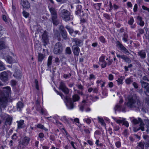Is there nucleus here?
Returning a JSON list of instances; mask_svg holds the SVG:
<instances>
[{
  "instance_id": "obj_1",
  "label": "nucleus",
  "mask_w": 149,
  "mask_h": 149,
  "mask_svg": "<svg viewBox=\"0 0 149 149\" xmlns=\"http://www.w3.org/2000/svg\"><path fill=\"white\" fill-rule=\"evenodd\" d=\"M125 105L131 109L139 111L142 107L141 102L139 96L136 94L133 95L131 97L128 98V101L125 103Z\"/></svg>"
},
{
  "instance_id": "obj_2",
  "label": "nucleus",
  "mask_w": 149,
  "mask_h": 149,
  "mask_svg": "<svg viewBox=\"0 0 149 149\" xmlns=\"http://www.w3.org/2000/svg\"><path fill=\"white\" fill-rule=\"evenodd\" d=\"M3 91V95L0 96V107L3 108L6 107L7 102V97L10 93V88L9 87H4Z\"/></svg>"
},
{
  "instance_id": "obj_3",
  "label": "nucleus",
  "mask_w": 149,
  "mask_h": 149,
  "mask_svg": "<svg viewBox=\"0 0 149 149\" xmlns=\"http://www.w3.org/2000/svg\"><path fill=\"white\" fill-rule=\"evenodd\" d=\"M59 14L66 21L72 20L73 18V16L70 15V12L67 10L63 9V6L59 10Z\"/></svg>"
},
{
  "instance_id": "obj_4",
  "label": "nucleus",
  "mask_w": 149,
  "mask_h": 149,
  "mask_svg": "<svg viewBox=\"0 0 149 149\" xmlns=\"http://www.w3.org/2000/svg\"><path fill=\"white\" fill-rule=\"evenodd\" d=\"M131 120L132 123L135 125L139 123H140L139 129H137L135 131L136 132H137L140 130H141L142 131L144 130V124L143 120L140 118H138V119H136L134 117H132L131 118Z\"/></svg>"
},
{
  "instance_id": "obj_5",
  "label": "nucleus",
  "mask_w": 149,
  "mask_h": 149,
  "mask_svg": "<svg viewBox=\"0 0 149 149\" xmlns=\"http://www.w3.org/2000/svg\"><path fill=\"white\" fill-rule=\"evenodd\" d=\"M30 141V138L28 137L25 136L19 142L18 148L20 149H23L27 146Z\"/></svg>"
},
{
  "instance_id": "obj_6",
  "label": "nucleus",
  "mask_w": 149,
  "mask_h": 149,
  "mask_svg": "<svg viewBox=\"0 0 149 149\" xmlns=\"http://www.w3.org/2000/svg\"><path fill=\"white\" fill-rule=\"evenodd\" d=\"M62 50V46L61 43L59 42L56 43L54 49V54H59L61 53Z\"/></svg>"
},
{
  "instance_id": "obj_7",
  "label": "nucleus",
  "mask_w": 149,
  "mask_h": 149,
  "mask_svg": "<svg viewBox=\"0 0 149 149\" xmlns=\"http://www.w3.org/2000/svg\"><path fill=\"white\" fill-rule=\"evenodd\" d=\"M65 102L68 108L69 109H72L73 108V104L71 99L68 96H66L64 99Z\"/></svg>"
},
{
  "instance_id": "obj_8",
  "label": "nucleus",
  "mask_w": 149,
  "mask_h": 149,
  "mask_svg": "<svg viewBox=\"0 0 149 149\" xmlns=\"http://www.w3.org/2000/svg\"><path fill=\"white\" fill-rule=\"evenodd\" d=\"M59 89L66 94H68L69 93V89L66 87L65 84L63 81L60 82Z\"/></svg>"
},
{
  "instance_id": "obj_9",
  "label": "nucleus",
  "mask_w": 149,
  "mask_h": 149,
  "mask_svg": "<svg viewBox=\"0 0 149 149\" xmlns=\"http://www.w3.org/2000/svg\"><path fill=\"white\" fill-rule=\"evenodd\" d=\"M116 46L120 48L122 51L124 53L127 55H128L130 53L127 49L118 41L116 42Z\"/></svg>"
},
{
  "instance_id": "obj_10",
  "label": "nucleus",
  "mask_w": 149,
  "mask_h": 149,
  "mask_svg": "<svg viewBox=\"0 0 149 149\" xmlns=\"http://www.w3.org/2000/svg\"><path fill=\"white\" fill-rule=\"evenodd\" d=\"M42 42L43 43V45L46 46L49 42V39L47 32L45 31L42 35Z\"/></svg>"
},
{
  "instance_id": "obj_11",
  "label": "nucleus",
  "mask_w": 149,
  "mask_h": 149,
  "mask_svg": "<svg viewBox=\"0 0 149 149\" xmlns=\"http://www.w3.org/2000/svg\"><path fill=\"white\" fill-rule=\"evenodd\" d=\"M105 56L102 55L99 58V64L101 65L102 68H105L107 65V63L105 60Z\"/></svg>"
},
{
  "instance_id": "obj_12",
  "label": "nucleus",
  "mask_w": 149,
  "mask_h": 149,
  "mask_svg": "<svg viewBox=\"0 0 149 149\" xmlns=\"http://www.w3.org/2000/svg\"><path fill=\"white\" fill-rule=\"evenodd\" d=\"M81 5H78L77 7V10L75 11L76 15L79 16L80 18H83L84 16V12L81 10Z\"/></svg>"
},
{
  "instance_id": "obj_13",
  "label": "nucleus",
  "mask_w": 149,
  "mask_h": 149,
  "mask_svg": "<svg viewBox=\"0 0 149 149\" xmlns=\"http://www.w3.org/2000/svg\"><path fill=\"white\" fill-rule=\"evenodd\" d=\"M76 86L79 89V91L75 89L74 88V90L76 91L77 93L78 94L81 95H83V93L82 91L84 89V87L81 84H77Z\"/></svg>"
},
{
  "instance_id": "obj_14",
  "label": "nucleus",
  "mask_w": 149,
  "mask_h": 149,
  "mask_svg": "<svg viewBox=\"0 0 149 149\" xmlns=\"http://www.w3.org/2000/svg\"><path fill=\"white\" fill-rule=\"evenodd\" d=\"M59 30L60 33L63 38L65 40L66 39L67 36V32L63 26H61L59 27Z\"/></svg>"
},
{
  "instance_id": "obj_15",
  "label": "nucleus",
  "mask_w": 149,
  "mask_h": 149,
  "mask_svg": "<svg viewBox=\"0 0 149 149\" xmlns=\"http://www.w3.org/2000/svg\"><path fill=\"white\" fill-rule=\"evenodd\" d=\"M20 4L24 8H29L30 7V4L27 0H21Z\"/></svg>"
},
{
  "instance_id": "obj_16",
  "label": "nucleus",
  "mask_w": 149,
  "mask_h": 149,
  "mask_svg": "<svg viewBox=\"0 0 149 149\" xmlns=\"http://www.w3.org/2000/svg\"><path fill=\"white\" fill-rule=\"evenodd\" d=\"M72 50L74 55L78 56L80 52V49L77 45H73L72 46Z\"/></svg>"
},
{
  "instance_id": "obj_17",
  "label": "nucleus",
  "mask_w": 149,
  "mask_h": 149,
  "mask_svg": "<svg viewBox=\"0 0 149 149\" xmlns=\"http://www.w3.org/2000/svg\"><path fill=\"white\" fill-rule=\"evenodd\" d=\"M0 79L2 81H6L8 80L7 73L5 71L2 72L0 74Z\"/></svg>"
},
{
  "instance_id": "obj_18",
  "label": "nucleus",
  "mask_w": 149,
  "mask_h": 149,
  "mask_svg": "<svg viewBox=\"0 0 149 149\" xmlns=\"http://www.w3.org/2000/svg\"><path fill=\"white\" fill-rule=\"evenodd\" d=\"M5 117L6 120L5 123V125H10L12 123V118L10 116L7 114L6 115Z\"/></svg>"
},
{
  "instance_id": "obj_19",
  "label": "nucleus",
  "mask_w": 149,
  "mask_h": 149,
  "mask_svg": "<svg viewBox=\"0 0 149 149\" xmlns=\"http://www.w3.org/2000/svg\"><path fill=\"white\" fill-rule=\"evenodd\" d=\"M126 107H122L120 104H116L114 107V110L115 111H122L123 112H125Z\"/></svg>"
},
{
  "instance_id": "obj_20",
  "label": "nucleus",
  "mask_w": 149,
  "mask_h": 149,
  "mask_svg": "<svg viewBox=\"0 0 149 149\" xmlns=\"http://www.w3.org/2000/svg\"><path fill=\"white\" fill-rule=\"evenodd\" d=\"M72 42H74L75 44V45H77V46H80L82 45V41L77 38L73 39L72 40Z\"/></svg>"
},
{
  "instance_id": "obj_21",
  "label": "nucleus",
  "mask_w": 149,
  "mask_h": 149,
  "mask_svg": "<svg viewBox=\"0 0 149 149\" xmlns=\"http://www.w3.org/2000/svg\"><path fill=\"white\" fill-rule=\"evenodd\" d=\"M138 54L139 56L142 59L145 58H146V54L145 51L144 50H142L138 52Z\"/></svg>"
},
{
  "instance_id": "obj_22",
  "label": "nucleus",
  "mask_w": 149,
  "mask_h": 149,
  "mask_svg": "<svg viewBox=\"0 0 149 149\" xmlns=\"http://www.w3.org/2000/svg\"><path fill=\"white\" fill-rule=\"evenodd\" d=\"M0 40H1L2 41H0V50L5 48L6 47L5 43L4 42L5 39L3 37L1 38Z\"/></svg>"
},
{
  "instance_id": "obj_23",
  "label": "nucleus",
  "mask_w": 149,
  "mask_h": 149,
  "mask_svg": "<svg viewBox=\"0 0 149 149\" xmlns=\"http://www.w3.org/2000/svg\"><path fill=\"white\" fill-rule=\"evenodd\" d=\"M52 20L53 24L55 25L58 24V22L57 20V14L52 15Z\"/></svg>"
},
{
  "instance_id": "obj_24",
  "label": "nucleus",
  "mask_w": 149,
  "mask_h": 149,
  "mask_svg": "<svg viewBox=\"0 0 149 149\" xmlns=\"http://www.w3.org/2000/svg\"><path fill=\"white\" fill-rule=\"evenodd\" d=\"M132 77L131 76L130 77L127 78L125 80V82L127 85H130L131 84H132L133 82V80Z\"/></svg>"
},
{
  "instance_id": "obj_25",
  "label": "nucleus",
  "mask_w": 149,
  "mask_h": 149,
  "mask_svg": "<svg viewBox=\"0 0 149 149\" xmlns=\"http://www.w3.org/2000/svg\"><path fill=\"white\" fill-rule=\"evenodd\" d=\"M17 123H18L17 127L18 129L23 128V125L24 123V121L23 120H21L20 121H17Z\"/></svg>"
},
{
  "instance_id": "obj_26",
  "label": "nucleus",
  "mask_w": 149,
  "mask_h": 149,
  "mask_svg": "<svg viewBox=\"0 0 149 149\" xmlns=\"http://www.w3.org/2000/svg\"><path fill=\"white\" fill-rule=\"evenodd\" d=\"M86 101L85 100H83L81 104L79 106V109L80 110L83 111L84 110V109L85 107H86Z\"/></svg>"
},
{
  "instance_id": "obj_27",
  "label": "nucleus",
  "mask_w": 149,
  "mask_h": 149,
  "mask_svg": "<svg viewBox=\"0 0 149 149\" xmlns=\"http://www.w3.org/2000/svg\"><path fill=\"white\" fill-rule=\"evenodd\" d=\"M137 19L139 23V24L140 26H143L144 24V22L142 20V18L141 17L138 16L137 17Z\"/></svg>"
},
{
  "instance_id": "obj_28",
  "label": "nucleus",
  "mask_w": 149,
  "mask_h": 149,
  "mask_svg": "<svg viewBox=\"0 0 149 149\" xmlns=\"http://www.w3.org/2000/svg\"><path fill=\"white\" fill-rule=\"evenodd\" d=\"M140 82L141 84L142 87L145 89H146L149 85V84L148 83L144 82L143 80H141Z\"/></svg>"
},
{
  "instance_id": "obj_29",
  "label": "nucleus",
  "mask_w": 149,
  "mask_h": 149,
  "mask_svg": "<svg viewBox=\"0 0 149 149\" xmlns=\"http://www.w3.org/2000/svg\"><path fill=\"white\" fill-rule=\"evenodd\" d=\"M23 107V104L21 102H19L17 104V108L18 110L20 111Z\"/></svg>"
},
{
  "instance_id": "obj_30",
  "label": "nucleus",
  "mask_w": 149,
  "mask_h": 149,
  "mask_svg": "<svg viewBox=\"0 0 149 149\" xmlns=\"http://www.w3.org/2000/svg\"><path fill=\"white\" fill-rule=\"evenodd\" d=\"M52 56H50L48 57L47 63V66L49 67H50L51 65L52 64Z\"/></svg>"
},
{
  "instance_id": "obj_31",
  "label": "nucleus",
  "mask_w": 149,
  "mask_h": 149,
  "mask_svg": "<svg viewBox=\"0 0 149 149\" xmlns=\"http://www.w3.org/2000/svg\"><path fill=\"white\" fill-rule=\"evenodd\" d=\"M113 120L116 121V122L118 124H120V123H123L124 120H125V118H123L122 119H117L116 118L113 117Z\"/></svg>"
},
{
  "instance_id": "obj_32",
  "label": "nucleus",
  "mask_w": 149,
  "mask_h": 149,
  "mask_svg": "<svg viewBox=\"0 0 149 149\" xmlns=\"http://www.w3.org/2000/svg\"><path fill=\"white\" fill-rule=\"evenodd\" d=\"M72 98L73 102H75L79 100L80 97L77 95L75 94L73 96Z\"/></svg>"
},
{
  "instance_id": "obj_33",
  "label": "nucleus",
  "mask_w": 149,
  "mask_h": 149,
  "mask_svg": "<svg viewBox=\"0 0 149 149\" xmlns=\"http://www.w3.org/2000/svg\"><path fill=\"white\" fill-rule=\"evenodd\" d=\"M98 119L100 123L102 125L105 126L106 124L104 122V120L102 118L100 117H98Z\"/></svg>"
},
{
  "instance_id": "obj_34",
  "label": "nucleus",
  "mask_w": 149,
  "mask_h": 149,
  "mask_svg": "<svg viewBox=\"0 0 149 149\" xmlns=\"http://www.w3.org/2000/svg\"><path fill=\"white\" fill-rule=\"evenodd\" d=\"M96 78V77L95 76L92 74H90L88 78V79L90 81L94 80Z\"/></svg>"
},
{
  "instance_id": "obj_35",
  "label": "nucleus",
  "mask_w": 149,
  "mask_h": 149,
  "mask_svg": "<svg viewBox=\"0 0 149 149\" xmlns=\"http://www.w3.org/2000/svg\"><path fill=\"white\" fill-rule=\"evenodd\" d=\"M49 9L52 15L57 14L54 8H51Z\"/></svg>"
},
{
  "instance_id": "obj_36",
  "label": "nucleus",
  "mask_w": 149,
  "mask_h": 149,
  "mask_svg": "<svg viewBox=\"0 0 149 149\" xmlns=\"http://www.w3.org/2000/svg\"><path fill=\"white\" fill-rule=\"evenodd\" d=\"M37 127L39 128L43 129L45 131H48V129L45 128L43 125L41 124H38L37 126Z\"/></svg>"
},
{
  "instance_id": "obj_37",
  "label": "nucleus",
  "mask_w": 149,
  "mask_h": 149,
  "mask_svg": "<svg viewBox=\"0 0 149 149\" xmlns=\"http://www.w3.org/2000/svg\"><path fill=\"white\" fill-rule=\"evenodd\" d=\"M101 5V3L93 4V6L95 9L97 10H99Z\"/></svg>"
},
{
  "instance_id": "obj_38",
  "label": "nucleus",
  "mask_w": 149,
  "mask_h": 149,
  "mask_svg": "<svg viewBox=\"0 0 149 149\" xmlns=\"http://www.w3.org/2000/svg\"><path fill=\"white\" fill-rule=\"evenodd\" d=\"M44 58L43 55L41 53H39L38 56V61L41 62Z\"/></svg>"
},
{
  "instance_id": "obj_39",
  "label": "nucleus",
  "mask_w": 149,
  "mask_h": 149,
  "mask_svg": "<svg viewBox=\"0 0 149 149\" xmlns=\"http://www.w3.org/2000/svg\"><path fill=\"white\" fill-rule=\"evenodd\" d=\"M123 60H124L125 62L128 63H130L131 62V61L130 59L127 57V56L125 55L124 57Z\"/></svg>"
},
{
  "instance_id": "obj_40",
  "label": "nucleus",
  "mask_w": 149,
  "mask_h": 149,
  "mask_svg": "<svg viewBox=\"0 0 149 149\" xmlns=\"http://www.w3.org/2000/svg\"><path fill=\"white\" fill-rule=\"evenodd\" d=\"M5 68L4 63L0 60V71L4 70Z\"/></svg>"
},
{
  "instance_id": "obj_41",
  "label": "nucleus",
  "mask_w": 149,
  "mask_h": 149,
  "mask_svg": "<svg viewBox=\"0 0 149 149\" xmlns=\"http://www.w3.org/2000/svg\"><path fill=\"white\" fill-rule=\"evenodd\" d=\"M112 126L113 127V130L114 131H118L120 129V127L119 126L117 125H113V123H111Z\"/></svg>"
},
{
  "instance_id": "obj_42",
  "label": "nucleus",
  "mask_w": 149,
  "mask_h": 149,
  "mask_svg": "<svg viewBox=\"0 0 149 149\" xmlns=\"http://www.w3.org/2000/svg\"><path fill=\"white\" fill-rule=\"evenodd\" d=\"M145 142H140L139 143L138 146L140 148L138 149H143L144 148V145H145L144 143Z\"/></svg>"
},
{
  "instance_id": "obj_43",
  "label": "nucleus",
  "mask_w": 149,
  "mask_h": 149,
  "mask_svg": "<svg viewBox=\"0 0 149 149\" xmlns=\"http://www.w3.org/2000/svg\"><path fill=\"white\" fill-rule=\"evenodd\" d=\"M6 60L9 63H11L12 62V58L10 56H8L6 57Z\"/></svg>"
},
{
  "instance_id": "obj_44",
  "label": "nucleus",
  "mask_w": 149,
  "mask_h": 149,
  "mask_svg": "<svg viewBox=\"0 0 149 149\" xmlns=\"http://www.w3.org/2000/svg\"><path fill=\"white\" fill-rule=\"evenodd\" d=\"M134 22V19L132 17H130V20L128 21V24L130 25H132L133 24Z\"/></svg>"
},
{
  "instance_id": "obj_45",
  "label": "nucleus",
  "mask_w": 149,
  "mask_h": 149,
  "mask_svg": "<svg viewBox=\"0 0 149 149\" xmlns=\"http://www.w3.org/2000/svg\"><path fill=\"white\" fill-rule=\"evenodd\" d=\"M128 36L127 34L125 33L124 34V37L123 38V39L125 42H126L128 40Z\"/></svg>"
},
{
  "instance_id": "obj_46",
  "label": "nucleus",
  "mask_w": 149,
  "mask_h": 149,
  "mask_svg": "<svg viewBox=\"0 0 149 149\" xmlns=\"http://www.w3.org/2000/svg\"><path fill=\"white\" fill-rule=\"evenodd\" d=\"M66 28L70 34L71 35L74 31L73 29L71 28L69 26H66Z\"/></svg>"
},
{
  "instance_id": "obj_47",
  "label": "nucleus",
  "mask_w": 149,
  "mask_h": 149,
  "mask_svg": "<svg viewBox=\"0 0 149 149\" xmlns=\"http://www.w3.org/2000/svg\"><path fill=\"white\" fill-rule=\"evenodd\" d=\"M55 91L58 95H59L61 96L62 99L63 100L65 99V97H64V95L63 94V93H62L58 92L57 90H55Z\"/></svg>"
},
{
  "instance_id": "obj_48",
  "label": "nucleus",
  "mask_w": 149,
  "mask_h": 149,
  "mask_svg": "<svg viewBox=\"0 0 149 149\" xmlns=\"http://www.w3.org/2000/svg\"><path fill=\"white\" fill-rule=\"evenodd\" d=\"M100 41L102 43H104L106 42L105 39L103 36H100L99 38Z\"/></svg>"
},
{
  "instance_id": "obj_49",
  "label": "nucleus",
  "mask_w": 149,
  "mask_h": 149,
  "mask_svg": "<svg viewBox=\"0 0 149 149\" xmlns=\"http://www.w3.org/2000/svg\"><path fill=\"white\" fill-rule=\"evenodd\" d=\"M65 51H66V53L68 54H70L72 53L70 48V47H67L66 48Z\"/></svg>"
},
{
  "instance_id": "obj_50",
  "label": "nucleus",
  "mask_w": 149,
  "mask_h": 149,
  "mask_svg": "<svg viewBox=\"0 0 149 149\" xmlns=\"http://www.w3.org/2000/svg\"><path fill=\"white\" fill-rule=\"evenodd\" d=\"M83 120L84 122L88 124H90L91 122V120L89 118H84Z\"/></svg>"
},
{
  "instance_id": "obj_51",
  "label": "nucleus",
  "mask_w": 149,
  "mask_h": 149,
  "mask_svg": "<svg viewBox=\"0 0 149 149\" xmlns=\"http://www.w3.org/2000/svg\"><path fill=\"white\" fill-rule=\"evenodd\" d=\"M132 84L134 88L135 89H137L138 88V85L137 83L135 82H133Z\"/></svg>"
},
{
  "instance_id": "obj_52",
  "label": "nucleus",
  "mask_w": 149,
  "mask_h": 149,
  "mask_svg": "<svg viewBox=\"0 0 149 149\" xmlns=\"http://www.w3.org/2000/svg\"><path fill=\"white\" fill-rule=\"evenodd\" d=\"M115 145L117 148H119L121 146V142L120 141H118L116 142Z\"/></svg>"
},
{
  "instance_id": "obj_53",
  "label": "nucleus",
  "mask_w": 149,
  "mask_h": 149,
  "mask_svg": "<svg viewBox=\"0 0 149 149\" xmlns=\"http://www.w3.org/2000/svg\"><path fill=\"white\" fill-rule=\"evenodd\" d=\"M62 129L64 131V132H63V133L64 134V133H65V135L66 136V137H67V138H68V137H70V136L69 134L68 133V132L66 131L65 130L64 128H63Z\"/></svg>"
},
{
  "instance_id": "obj_54",
  "label": "nucleus",
  "mask_w": 149,
  "mask_h": 149,
  "mask_svg": "<svg viewBox=\"0 0 149 149\" xmlns=\"http://www.w3.org/2000/svg\"><path fill=\"white\" fill-rule=\"evenodd\" d=\"M79 33V31H73L72 33L71 34V35L73 36L74 37L76 35Z\"/></svg>"
},
{
  "instance_id": "obj_55",
  "label": "nucleus",
  "mask_w": 149,
  "mask_h": 149,
  "mask_svg": "<svg viewBox=\"0 0 149 149\" xmlns=\"http://www.w3.org/2000/svg\"><path fill=\"white\" fill-rule=\"evenodd\" d=\"M23 16L26 18L28 17H29V14L27 12H26L25 11H23Z\"/></svg>"
},
{
  "instance_id": "obj_56",
  "label": "nucleus",
  "mask_w": 149,
  "mask_h": 149,
  "mask_svg": "<svg viewBox=\"0 0 149 149\" xmlns=\"http://www.w3.org/2000/svg\"><path fill=\"white\" fill-rule=\"evenodd\" d=\"M123 125H124L127 127H128L129 126L128 122L127 121L125 120H124Z\"/></svg>"
},
{
  "instance_id": "obj_57",
  "label": "nucleus",
  "mask_w": 149,
  "mask_h": 149,
  "mask_svg": "<svg viewBox=\"0 0 149 149\" xmlns=\"http://www.w3.org/2000/svg\"><path fill=\"white\" fill-rule=\"evenodd\" d=\"M117 81L118 84V85H119L120 84H123V80L120 78H118V80H117Z\"/></svg>"
},
{
  "instance_id": "obj_58",
  "label": "nucleus",
  "mask_w": 149,
  "mask_h": 149,
  "mask_svg": "<svg viewBox=\"0 0 149 149\" xmlns=\"http://www.w3.org/2000/svg\"><path fill=\"white\" fill-rule=\"evenodd\" d=\"M17 134L15 133L11 137L12 139L13 140H16L17 139Z\"/></svg>"
},
{
  "instance_id": "obj_59",
  "label": "nucleus",
  "mask_w": 149,
  "mask_h": 149,
  "mask_svg": "<svg viewBox=\"0 0 149 149\" xmlns=\"http://www.w3.org/2000/svg\"><path fill=\"white\" fill-rule=\"evenodd\" d=\"M114 78V76L113 75L110 74L109 75L108 79L109 80L112 81Z\"/></svg>"
},
{
  "instance_id": "obj_60",
  "label": "nucleus",
  "mask_w": 149,
  "mask_h": 149,
  "mask_svg": "<svg viewBox=\"0 0 149 149\" xmlns=\"http://www.w3.org/2000/svg\"><path fill=\"white\" fill-rule=\"evenodd\" d=\"M71 75L70 73L68 74H64L63 75V77L65 78L66 79L68 78H69L71 77Z\"/></svg>"
},
{
  "instance_id": "obj_61",
  "label": "nucleus",
  "mask_w": 149,
  "mask_h": 149,
  "mask_svg": "<svg viewBox=\"0 0 149 149\" xmlns=\"http://www.w3.org/2000/svg\"><path fill=\"white\" fill-rule=\"evenodd\" d=\"M70 143L71 144L72 147L74 149H77V148L74 146V144H75L76 143L72 141H70Z\"/></svg>"
},
{
  "instance_id": "obj_62",
  "label": "nucleus",
  "mask_w": 149,
  "mask_h": 149,
  "mask_svg": "<svg viewBox=\"0 0 149 149\" xmlns=\"http://www.w3.org/2000/svg\"><path fill=\"white\" fill-rule=\"evenodd\" d=\"M144 143L145 146L146 147L149 146V139H147Z\"/></svg>"
},
{
  "instance_id": "obj_63",
  "label": "nucleus",
  "mask_w": 149,
  "mask_h": 149,
  "mask_svg": "<svg viewBox=\"0 0 149 149\" xmlns=\"http://www.w3.org/2000/svg\"><path fill=\"white\" fill-rule=\"evenodd\" d=\"M98 92V88H95L93 89V93H97Z\"/></svg>"
},
{
  "instance_id": "obj_64",
  "label": "nucleus",
  "mask_w": 149,
  "mask_h": 149,
  "mask_svg": "<svg viewBox=\"0 0 149 149\" xmlns=\"http://www.w3.org/2000/svg\"><path fill=\"white\" fill-rule=\"evenodd\" d=\"M145 123L146 127L148 128H149V120L146 119L145 120Z\"/></svg>"
}]
</instances>
